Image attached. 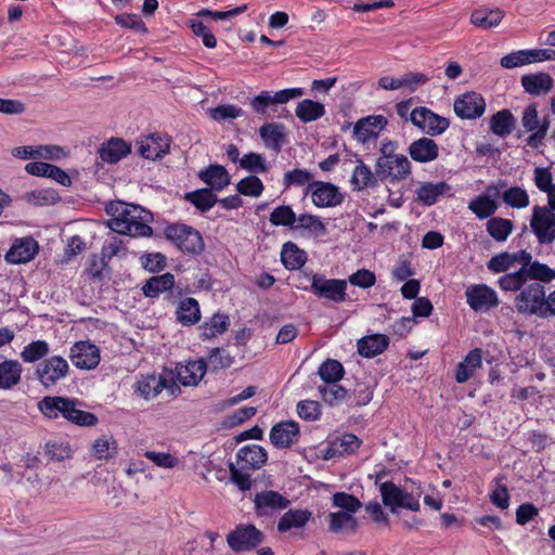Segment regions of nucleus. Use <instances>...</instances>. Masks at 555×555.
I'll return each mask as SVG.
<instances>
[{
  "label": "nucleus",
  "mask_w": 555,
  "mask_h": 555,
  "mask_svg": "<svg viewBox=\"0 0 555 555\" xmlns=\"http://www.w3.org/2000/svg\"><path fill=\"white\" fill-rule=\"evenodd\" d=\"M106 212L111 215L107 227L113 232L132 237H147L153 234V229L149 224L153 216L139 205L112 202L106 206Z\"/></svg>",
  "instance_id": "obj_1"
},
{
  "label": "nucleus",
  "mask_w": 555,
  "mask_h": 555,
  "mask_svg": "<svg viewBox=\"0 0 555 555\" xmlns=\"http://www.w3.org/2000/svg\"><path fill=\"white\" fill-rule=\"evenodd\" d=\"M164 234L168 241L183 253L197 255L204 250L205 244L201 233L190 225L181 223L169 224L165 228Z\"/></svg>",
  "instance_id": "obj_2"
},
{
  "label": "nucleus",
  "mask_w": 555,
  "mask_h": 555,
  "mask_svg": "<svg viewBox=\"0 0 555 555\" xmlns=\"http://www.w3.org/2000/svg\"><path fill=\"white\" fill-rule=\"evenodd\" d=\"M546 298L544 286L539 282H531L525 284L515 298V307L519 313L545 318Z\"/></svg>",
  "instance_id": "obj_3"
},
{
  "label": "nucleus",
  "mask_w": 555,
  "mask_h": 555,
  "mask_svg": "<svg viewBox=\"0 0 555 555\" xmlns=\"http://www.w3.org/2000/svg\"><path fill=\"white\" fill-rule=\"evenodd\" d=\"M264 533L253 524H240L227 534V544L235 553L251 552L263 541Z\"/></svg>",
  "instance_id": "obj_4"
},
{
  "label": "nucleus",
  "mask_w": 555,
  "mask_h": 555,
  "mask_svg": "<svg viewBox=\"0 0 555 555\" xmlns=\"http://www.w3.org/2000/svg\"><path fill=\"white\" fill-rule=\"evenodd\" d=\"M311 292L319 298L340 304L347 299V282L339 279H326L320 274H313L311 279Z\"/></svg>",
  "instance_id": "obj_5"
},
{
  "label": "nucleus",
  "mask_w": 555,
  "mask_h": 555,
  "mask_svg": "<svg viewBox=\"0 0 555 555\" xmlns=\"http://www.w3.org/2000/svg\"><path fill=\"white\" fill-rule=\"evenodd\" d=\"M530 228L540 245L552 244L555 241V214L544 206H534Z\"/></svg>",
  "instance_id": "obj_6"
},
{
  "label": "nucleus",
  "mask_w": 555,
  "mask_h": 555,
  "mask_svg": "<svg viewBox=\"0 0 555 555\" xmlns=\"http://www.w3.org/2000/svg\"><path fill=\"white\" fill-rule=\"evenodd\" d=\"M69 371L67 361L60 357L53 356L49 359L41 361L36 367V376L40 384L46 387H52L59 380L64 378Z\"/></svg>",
  "instance_id": "obj_7"
},
{
  "label": "nucleus",
  "mask_w": 555,
  "mask_h": 555,
  "mask_svg": "<svg viewBox=\"0 0 555 555\" xmlns=\"http://www.w3.org/2000/svg\"><path fill=\"white\" fill-rule=\"evenodd\" d=\"M304 94L301 88L284 89L273 94L269 91H261L258 95L250 99L249 105L256 114L264 115L271 105L284 104L292 99L299 98Z\"/></svg>",
  "instance_id": "obj_8"
},
{
  "label": "nucleus",
  "mask_w": 555,
  "mask_h": 555,
  "mask_svg": "<svg viewBox=\"0 0 555 555\" xmlns=\"http://www.w3.org/2000/svg\"><path fill=\"white\" fill-rule=\"evenodd\" d=\"M410 120L414 126L430 135H438L449 128V120L421 106L410 113Z\"/></svg>",
  "instance_id": "obj_9"
},
{
  "label": "nucleus",
  "mask_w": 555,
  "mask_h": 555,
  "mask_svg": "<svg viewBox=\"0 0 555 555\" xmlns=\"http://www.w3.org/2000/svg\"><path fill=\"white\" fill-rule=\"evenodd\" d=\"M375 173L380 180H405L411 175V163L405 155H399L393 159H377Z\"/></svg>",
  "instance_id": "obj_10"
},
{
  "label": "nucleus",
  "mask_w": 555,
  "mask_h": 555,
  "mask_svg": "<svg viewBox=\"0 0 555 555\" xmlns=\"http://www.w3.org/2000/svg\"><path fill=\"white\" fill-rule=\"evenodd\" d=\"M306 194L311 195V201L317 207H335L344 201V195L339 192V189L330 182H310Z\"/></svg>",
  "instance_id": "obj_11"
},
{
  "label": "nucleus",
  "mask_w": 555,
  "mask_h": 555,
  "mask_svg": "<svg viewBox=\"0 0 555 555\" xmlns=\"http://www.w3.org/2000/svg\"><path fill=\"white\" fill-rule=\"evenodd\" d=\"M388 119L383 115H370L360 118L353 126V137L362 144L376 140L387 127Z\"/></svg>",
  "instance_id": "obj_12"
},
{
  "label": "nucleus",
  "mask_w": 555,
  "mask_h": 555,
  "mask_svg": "<svg viewBox=\"0 0 555 555\" xmlns=\"http://www.w3.org/2000/svg\"><path fill=\"white\" fill-rule=\"evenodd\" d=\"M291 501L278 491L263 490L257 492L254 498L255 513L257 516H270L285 509Z\"/></svg>",
  "instance_id": "obj_13"
},
{
  "label": "nucleus",
  "mask_w": 555,
  "mask_h": 555,
  "mask_svg": "<svg viewBox=\"0 0 555 555\" xmlns=\"http://www.w3.org/2000/svg\"><path fill=\"white\" fill-rule=\"evenodd\" d=\"M485 111L486 101L475 91L465 92L454 101V112L462 119L479 118Z\"/></svg>",
  "instance_id": "obj_14"
},
{
  "label": "nucleus",
  "mask_w": 555,
  "mask_h": 555,
  "mask_svg": "<svg viewBox=\"0 0 555 555\" xmlns=\"http://www.w3.org/2000/svg\"><path fill=\"white\" fill-rule=\"evenodd\" d=\"M465 295L468 306L475 311L488 310L499 305L495 292L486 284L467 287Z\"/></svg>",
  "instance_id": "obj_15"
},
{
  "label": "nucleus",
  "mask_w": 555,
  "mask_h": 555,
  "mask_svg": "<svg viewBox=\"0 0 555 555\" xmlns=\"http://www.w3.org/2000/svg\"><path fill=\"white\" fill-rule=\"evenodd\" d=\"M73 364L82 370H92L100 362V350L89 341H77L70 349Z\"/></svg>",
  "instance_id": "obj_16"
},
{
  "label": "nucleus",
  "mask_w": 555,
  "mask_h": 555,
  "mask_svg": "<svg viewBox=\"0 0 555 555\" xmlns=\"http://www.w3.org/2000/svg\"><path fill=\"white\" fill-rule=\"evenodd\" d=\"M299 439V425L294 421L275 424L270 430V441L279 449L289 448Z\"/></svg>",
  "instance_id": "obj_17"
},
{
  "label": "nucleus",
  "mask_w": 555,
  "mask_h": 555,
  "mask_svg": "<svg viewBox=\"0 0 555 555\" xmlns=\"http://www.w3.org/2000/svg\"><path fill=\"white\" fill-rule=\"evenodd\" d=\"M38 243L30 236L16 240L5 255L10 263H26L38 254Z\"/></svg>",
  "instance_id": "obj_18"
},
{
  "label": "nucleus",
  "mask_w": 555,
  "mask_h": 555,
  "mask_svg": "<svg viewBox=\"0 0 555 555\" xmlns=\"http://www.w3.org/2000/svg\"><path fill=\"white\" fill-rule=\"evenodd\" d=\"M169 140L160 134H151L138 142L139 154L146 159L163 158L169 153Z\"/></svg>",
  "instance_id": "obj_19"
},
{
  "label": "nucleus",
  "mask_w": 555,
  "mask_h": 555,
  "mask_svg": "<svg viewBox=\"0 0 555 555\" xmlns=\"http://www.w3.org/2000/svg\"><path fill=\"white\" fill-rule=\"evenodd\" d=\"M267 460L266 449L257 444L243 447L236 454V464L250 470L261 468L267 463Z\"/></svg>",
  "instance_id": "obj_20"
},
{
  "label": "nucleus",
  "mask_w": 555,
  "mask_h": 555,
  "mask_svg": "<svg viewBox=\"0 0 555 555\" xmlns=\"http://www.w3.org/2000/svg\"><path fill=\"white\" fill-rule=\"evenodd\" d=\"M206 371L205 360L188 361L185 364L177 366V379L183 386H196L203 379Z\"/></svg>",
  "instance_id": "obj_21"
},
{
  "label": "nucleus",
  "mask_w": 555,
  "mask_h": 555,
  "mask_svg": "<svg viewBox=\"0 0 555 555\" xmlns=\"http://www.w3.org/2000/svg\"><path fill=\"white\" fill-rule=\"evenodd\" d=\"M259 135L269 150L279 153L286 141V128L283 124L266 122L259 128Z\"/></svg>",
  "instance_id": "obj_22"
},
{
  "label": "nucleus",
  "mask_w": 555,
  "mask_h": 555,
  "mask_svg": "<svg viewBox=\"0 0 555 555\" xmlns=\"http://www.w3.org/2000/svg\"><path fill=\"white\" fill-rule=\"evenodd\" d=\"M131 152V145L119 138H112L101 144L99 156L103 162L116 164Z\"/></svg>",
  "instance_id": "obj_23"
},
{
  "label": "nucleus",
  "mask_w": 555,
  "mask_h": 555,
  "mask_svg": "<svg viewBox=\"0 0 555 555\" xmlns=\"http://www.w3.org/2000/svg\"><path fill=\"white\" fill-rule=\"evenodd\" d=\"M198 177L211 191H221L231 182L228 170L221 165L208 166L199 171Z\"/></svg>",
  "instance_id": "obj_24"
},
{
  "label": "nucleus",
  "mask_w": 555,
  "mask_h": 555,
  "mask_svg": "<svg viewBox=\"0 0 555 555\" xmlns=\"http://www.w3.org/2000/svg\"><path fill=\"white\" fill-rule=\"evenodd\" d=\"M311 517L312 513L309 509H288L279 519L278 531L284 533L292 529H301L309 522Z\"/></svg>",
  "instance_id": "obj_25"
},
{
  "label": "nucleus",
  "mask_w": 555,
  "mask_h": 555,
  "mask_svg": "<svg viewBox=\"0 0 555 555\" xmlns=\"http://www.w3.org/2000/svg\"><path fill=\"white\" fill-rule=\"evenodd\" d=\"M482 351L479 348L470 350L462 362L459 363L455 372V379L462 384L474 376L475 372L481 367Z\"/></svg>",
  "instance_id": "obj_26"
},
{
  "label": "nucleus",
  "mask_w": 555,
  "mask_h": 555,
  "mask_svg": "<svg viewBox=\"0 0 555 555\" xmlns=\"http://www.w3.org/2000/svg\"><path fill=\"white\" fill-rule=\"evenodd\" d=\"M521 86L529 94L542 95L553 88V78L547 73L524 75Z\"/></svg>",
  "instance_id": "obj_27"
},
{
  "label": "nucleus",
  "mask_w": 555,
  "mask_h": 555,
  "mask_svg": "<svg viewBox=\"0 0 555 555\" xmlns=\"http://www.w3.org/2000/svg\"><path fill=\"white\" fill-rule=\"evenodd\" d=\"M328 531L333 533H354L359 524L354 514L348 512H333L328 516Z\"/></svg>",
  "instance_id": "obj_28"
},
{
  "label": "nucleus",
  "mask_w": 555,
  "mask_h": 555,
  "mask_svg": "<svg viewBox=\"0 0 555 555\" xmlns=\"http://www.w3.org/2000/svg\"><path fill=\"white\" fill-rule=\"evenodd\" d=\"M438 145L428 138H421L411 143L409 153L412 159L418 163H427L438 157Z\"/></svg>",
  "instance_id": "obj_29"
},
{
  "label": "nucleus",
  "mask_w": 555,
  "mask_h": 555,
  "mask_svg": "<svg viewBox=\"0 0 555 555\" xmlns=\"http://www.w3.org/2000/svg\"><path fill=\"white\" fill-rule=\"evenodd\" d=\"M389 345V338L384 334H373L358 341V352L365 358H373L384 352Z\"/></svg>",
  "instance_id": "obj_30"
},
{
  "label": "nucleus",
  "mask_w": 555,
  "mask_h": 555,
  "mask_svg": "<svg viewBox=\"0 0 555 555\" xmlns=\"http://www.w3.org/2000/svg\"><path fill=\"white\" fill-rule=\"evenodd\" d=\"M417 199L426 206L434 205L442 195L451 196V185L446 182L422 183L416 191Z\"/></svg>",
  "instance_id": "obj_31"
},
{
  "label": "nucleus",
  "mask_w": 555,
  "mask_h": 555,
  "mask_svg": "<svg viewBox=\"0 0 555 555\" xmlns=\"http://www.w3.org/2000/svg\"><path fill=\"white\" fill-rule=\"evenodd\" d=\"M80 402L77 399H69L63 417L78 426L91 427L98 424L99 420L95 414L80 410Z\"/></svg>",
  "instance_id": "obj_32"
},
{
  "label": "nucleus",
  "mask_w": 555,
  "mask_h": 555,
  "mask_svg": "<svg viewBox=\"0 0 555 555\" xmlns=\"http://www.w3.org/2000/svg\"><path fill=\"white\" fill-rule=\"evenodd\" d=\"M22 364L16 360L0 362V389L9 390L21 382Z\"/></svg>",
  "instance_id": "obj_33"
},
{
  "label": "nucleus",
  "mask_w": 555,
  "mask_h": 555,
  "mask_svg": "<svg viewBox=\"0 0 555 555\" xmlns=\"http://www.w3.org/2000/svg\"><path fill=\"white\" fill-rule=\"evenodd\" d=\"M167 387V379L162 375L142 376L137 383V390L144 399H153Z\"/></svg>",
  "instance_id": "obj_34"
},
{
  "label": "nucleus",
  "mask_w": 555,
  "mask_h": 555,
  "mask_svg": "<svg viewBox=\"0 0 555 555\" xmlns=\"http://www.w3.org/2000/svg\"><path fill=\"white\" fill-rule=\"evenodd\" d=\"M68 397L61 396H47L38 402V410L48 418L55 420L60 415L63 417L67 404H69Z\"/></svg>",
  "instance_id": "obj_35"
},
{
  "label": "nucleus",
  "mask_w": 555,
  "mask_h": 555,
  "mask_svg": "<svg viewBox=\"0 0 555 555\" xmlns=\"http://www.w3.org/2000/svg\"><path fill=\"white\" fill-rule=\"evenodd\" d=\"M281 261L287 270L300 269L307 261V254L295 243L287 242L281 251Z\"/></svg>",
  "instance_id": "obj_36"
},
{
  "label": "nucleus",
  "mask_w": 555,
  "mask_h": 555,
  "mask_svg": "<svg viewBox=\"0 0 555 555\" xmlns=\"http://www.w3.org/2000/svg\"><path fill=\"white\" fill-rule=\"evenodd\" d=\"M178 321L185 326L193 325L201 320V310L196 299L188 297L179 302L177 309Z\"/></svg>",
  "instance_id": "obj_37"
},
{
  "label": "nucleus",
  "mask_w": 555,
  "mask_h": 555,
  "mask_svg": "<svg viewBox=\"0 0 555 555\" xmlns=\"http://www.w3.org/2000/svg\"><path fill=\"white\" fill-rule=\"evenodd\" d=\"M515 125L516 119L508 109L499 111L490 119L491 131L501 138L508 135L514 130Z\"/></svg>",
  "instance_id": "obj_38"
},
{
  "label": "nucleus",
  "mask_w": 555,
  "mask_h": 555,
  "mask_svg": "<svg viewBox=\"0 0 555 555\" xmlns=\"http://www.w3.org/2000/svg\"><path fill=\"white\" fill-rule=\"evenodd\" d=\"M295 113L302 122H311L325 114V107L320 102L306 99L297 104Z\"/></svg>",
  "instance_id": "obj_39"
},
{
  "label": "nucleus",
  "mask_w": 555,
  "mask_h": 555,
  "mask_svg": "<svg viewBox=\"0 0 555 555\" xmlns=\"http://www.w3.org/2000/svg\"><path fill=\"white\" fill-rule=\"evenodd\" d=\"M504 16L500 9L495 10H475L470 15V23L483 29L496 27Z\"/></svg>",
  "instance_id": "obj_40"
},
{
  "label": "nucleus",
  "mask_w": 555,
  "mask_h": 555,
  "mask_svg": "<svg viewBox=\"0 0 555 555\" xmlns=\"http://www.w3.org/2000/svg\"><path fill=\"white\" fill-rule=\"evenodd\" d=\"M175 285V276L171 273L153 276L146 281L142 291L146 297H157L160 293L170 289Z\"/></svg>",
  "instance_id": "obj_41"
},
{
  "label": "nucleus",
  "mask_w": 555,
  "mask_h": 555,
  "mask_svg": "<svg viewBox=\"0 0 555 555\" xmlns=\"http://www.w3.org/2000/svg\"><path fill=\"white\" fill-rule=\"evenodd\" d=\"M118 446L112 436H101L92 443V456L96 460L108 461L117 454Z\"/></svg>",
  "instance_id": "obj_42"
},
{
  "label": "nucleus",
  "mask_w": 555,
  "mask_h": 555,
  "mask_svg": "<svg viewBox=\"0 0 555 555\" xmlns=\"http://www.w3.org/2000/svg\"><path fill=\"white\" fill-rule=\"evenodd\" d=\"M486 229L496 242H505L512 233L514 224L509 219L493 217L487 221Z\"/></svg>",
  "instance_id": "obj_43"
},
{
  "label": "nucleus",
  "mask_w": 555,
  "mask_h": 555,
  "mask_svg": "<svg viewBox=\"0 0 555 555\" xmlns=\"http://www.w3.org/2000/svg\"><path fill=\"white\" fill-rule=\"evenodd\" d=\"M184 198L201 211L209 210L218 202L214 191L206 188L189 192Z\"/></svg>",
  "instance_id": "obj_44"
},
{
  "label": "nucleus",
  "mask_w": 555,
  "mask_h": 555,
  "mask_svg": "<svg viewBox=\"0 0 555 555\" xmlns=\"http://www.w3.org/2000/svg\"><path fill=\"white\" fill-rule=\"evenodd\" d=\"M377 178L376 173H373L369 166L359 160L353 170L351 183L357 190H363L364 188L376 185Z\"/></svg>",
  "instance_id": "obj_45"
},
{
  "label": "nucleus",
  "mask_w": 555,
  "mask_h": 555,
  "mask_svg": "<svg viewBox=\"0 0 555 555\" xmlns=\"http://www.w3.org/2000/svg\"><path fill=\"white\" fill-rule=\"evenodd\" d=\"M361 444L360 439L353 434H344L340 437H337L328 450L331 453L330 456H334L335 454L344 455L353 453L359 449Z\"/></svg>",
  "instance_id": "obj_46"
},
{
  "label": "nucleus",
  "mask_w": 555,
  "mask_h": 555,
  "mask_svg": "<svg viewBox=\"0 0 555 555\" xmlns=\"http://www.w3.org/2000/svg\"><path fill=\"white\" fill-rule=\"evenodd\" d=\"M23 199L30 205L47 206L57 203L60 195L52 189H40L26 192L23 195Z\"/></svg>",
  "instance_id": "obj_47"
},
{
  "label": "nucleus",
  "mask_w": 555,
  "mask_h": 555,
  "mask_svg": "<svg viewBox=\"0 0 555 555\" xmlns=\"http://www.w3.org/2000/svg\"><path fill=\"white\" fill-rule=\"evenodd\" d=\"M498 204L494 199L486 195L475 197L468 203V209L472 210L479 219H487L495 214Z\"/></svg>",
  "instance_id": "obj_48"
},
{
  "label": "nucleus",
  "mask_w": 555,
  "mask_h": 555,
  "mask_svg": "<svg viewBox=\"0 0 555 555\" xmlns=\"http://www.w3.org/2000/svg\"><path fill=\"white\" fill-rule=\"evenodd\" d=\"M503 203L515 209H524L529 206V195L527 191L520 186H512L503 191Z\"/></svg>",
  "instance_id": "obj_49"
},
{
  "label": "nucleus",
  "mask_w": 555,
  "mask_h": 555,
  "mask_svg": "<svg viewBox=\"0 0 555 555\" xmlns=\"http://www.w3.org/2000/svg\"><path fill=\"white\" fill-rule=\"evenodd\" d=\"M526 281L528 279L533 282L548 283L555 279V270L545 263L533 261L529 268H522Z\"/></svg>",
  "instance_id": "obj_50"
},
{
  "label": "nucleus",
  "mask_w": 555,
  "mask_h": 555,
  "mask_svg": "<svg viewBox=\"0 0 555 555\" xmlns=\"http://www.w3.org/2000/svg\"><path fill=\"white\" fill-rule=\"evenodd\" d=\"M344 372L341 363L333 359L324 361L318 370V374L325 384L337 383L343 378Z\"/></svg>",
  "instance_id": "obj_51"
},
{
  "label": "nucleus",
  "mask_w": 555,
  "mask_h": 555,
  "mask_svg": "<svg viewBox=\"0 0 555 555\" xmlns=\"http://www.w3.org/2000/svg\"><path fill=\"white\" fill-rule=\"evenodd\" d=\"M379 490L383 503L388 506L392 513H395L401 499L404 498V491L391 481L382 483Z\"/></svg>",
  "instance_id": "obj_52"
},
{
  "label": "nucleus",
  "mask_w": 555,
  "mask_h": 555,
  "mask_svg": "<svg viewBox=\"0 0 555 555\" xmlns=\"http://www.w3.org/2000/svg\"><path fill=\"white\" fill-rule=\"evenodd\" d=\"M49 353V345L44 340H35L24 347L21 358L26 363L36 362Z\"/></svg>",
  "instance_id": "obj_53"
},
{
  "label": "nucleus",
  "mask_w": 555,
  "mask_h": 555,
  "mask_svg": "<svg viewBox=\"0 0 555 555\" xmlns=\"http://www.w3.org/2000/svg\"><path fill=\"white\" fill-rule=\"evenodd\" d=\"M322 399L330 405L341 402L347 397V390L337 383H327L319 387Z\"/></svg>",
  "instance_id": "obj_54"
},
{
  "label": "nucleus",
  "mask_w": 555,
  "mask_h": 555,
  "mask_svg": "<svg viewBox=\"0 0 555 555\" xmlns=\"http://www.w3.org/2000/svg\"><path fill=\"white\" fill-rule=\"evenodd\" d=\"M333 505L340 508V512H348L356 514L361 507L362 503L354 495L346 492H336L332 498Z\"/></svg>",
  "instance_id": "obj_55"
},
{
  "label": "nucleus",
  "mask_w": 555,
  "mask_h": 555,
  "mask_svg": "<svg viewBox=\"0 0 555 555\" xmlns=\"http://www.w3.org/2000/svg\"><path fill=\"white\" fill-rule=\"evenodd\" d=\"M240 166L250 172L263 173L269 170L266 158L258 153H247L240 159Z\"/></svg>",
  "instance_id": "obj_56"
},
{
  "label": "nucleus",
  "mask_w": 555,
  "mask_h": 555,
  "mask_svg": "<svg viewBox=\"0 0 555 555\" xmlns=\"http://www.w3.org/2000/svg\"><path fill=\"white\" fill-rule=\"evenodd\" d=\"M297 217L291 206L282 205L275 207L269 218L273 225L293 227Z\"/></svg>",
  "instance_id": "obj_57"
},
{
  "label": "nucleus",
  "mask_w": 555,
  "mask_h": 555,
  "mask_svg": "<svg viewBox=\"0 0 555 555\" xmlns=\"http://www.w3.org/2000/svg\"><path fill=\"white\" fill-rule=\"evenodd\" d=\"M230 325V319L227 314L216 313L209 322L204 324L203 335L206 338L224 333Z\"/></svg>",
  "instance_id": "obj_58"
},
{
  "label": "nucleus",
  "mask_w": 555,
  "mask_h": 555,
  "mask_svg": "<svg viewBox=\"0 0 555 555\" xmlns=\"http://www.w3.org/2000/svg\"><path fill=\"white\" fill-rule=\"evenodd\" d=\"M230 479L237 486L241 491H247L251 488V479L247 468H243L238 464L230 463Z\"/></svg>",
  "instance_id": "obj_59"
},
{
  "label": "nucleus",
  "mask_w": 555,
  "mask_h": 555,
  "mask_svg": "<svg viewBox=\"0 0 555 555\" xmlns=\"http://www.w3.org/2000/svg\"><path fill=\"white\" fill-rule=\"evenodd\" d=\"M243 115V109L234 104H221L209 109V116L216 121L235 119Z\"/></svg>",
  "instance_id": "obj_60"
},
{
  "label": "nucleus",
  "mask_w": 555,
  "mask_h": 555,
  "mask_svg": "<svg viewBox=\"0 0 555 555\" xmlns=\"http://www.w3.org/2000/svg\"><path fill=\"white\" fill-rule=\"evenodd\" d=\"M296 228L308 230L315 235L324 234L326 232L325 224L318 216L310 214H301L297 217Z\"/></svg>",
  "instance_id": "obj_61"
},
{
  "label": "nucleus",
  "mask_w": 555,
  "mask_h": 555,
  "mask_svg": "<svg viewBox=\"0 0 555 555\" xmlns=\"http://www.w3.org/2000/svg\"><path fill=\"white\" fill-rule=\"evenodd\" d=\"M236 189L245 196L258 197L263 191V184L258 177L248 176L237 183Z\"/></svg>",
  "instance_id": "obj_62"
},
{
  "label": "nucleus",
  "mask_w": 555,
  "mask_h": 555,
  "mask_svg": "<svg viewBox=\"0 0 555 555\" xmlns=\"http://www.w3.org/2000/svg\"><path fill=\"white\" fill-rule=\"evenodd\" d=\"M526 276L522 268L518 271L505 274L499 279V285L503 291H518L526 284Z\"/></svg>",
  "instance_id": "obj_63"
},
{
  "label": "nucleus",
  "mask_w": 555,
  "mask_h": 555,
  "mask_svg": "<svg viewBox=\"0 0 555 555\" xmlns=\"http://www.w3.org/2000/svg\"><path fill=\"white\" fill-rule=\"evenodd\" d=\"M206 363L211 370H221L229 367L232 364V358L224 349L214 348L209 352L208 361Z\"/></svg>",
  "instance_id": "obj_64"
}]
</instances>
